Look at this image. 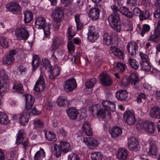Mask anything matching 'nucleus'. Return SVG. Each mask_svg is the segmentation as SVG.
I'll list each match as a JSON object with an SVG mask.
<instances>
[{
  "label": "nucleus",
  "instance_id": "obj_1",
  "mask_svg": "<svg viewBox=\"0 0 160 160\" xmlns=\"http://www.w3.org/2000/svg\"><path fill=\"white\" fill-rule=\"evenodd\" d=\"M102 104L105 109H99L98 106H94L93 108H95L97 110L96 113L100 119L107 122L111 118L110 111H114L116 106L114 102L108 100L103 101Z\"/></svg>",
  "mask_w": 160,
  "mask_h": 160
},
{
  "label": "nucleus",
  "instance_id": "obj_2",
  "mask_svg": "<svg viewBox=\"0 0 160 160\" xmlns=\"http://www.w3.org/2000/svg\"><path fill=\"white\" fill-rule=\"evenodd\" d=\"M64 15L63 8L62 7H56L53 11L52 18L54 21L53 26L55 31L58 29L61 25L60 22L64 18Z\"/></svg>",
  "mask_w": 160,
  "mask_h": 160
},
{
  "label": "nucleus",
  "instance_id": "obj_3",
  "mask_svg": "<svg viewBox=\"0 0 160 160\" xmlns=\"http://www.w3.org/2000/svg\"><path fill=\"white\" fill-rule=\"evenodd\" d=\"M108 20L112 28L117 32H120L121 29L120 15L118 13H113L109 15Z\"/></svg>",
  "mask_w": 160,
  "mask_h": 160
},
{
  "label": "nucleus",
  "instance_id": "obj_4",
  "mask_svg": "<svg viewBox=\"0 0 160 160\" xmlns=\"http://www.w3.org/2000/svg\"><path fill=\"white\" fill-rule=\"evenodd\" d=\"M35 23L36 28L43 29L45 37L48 38L50 34L51 25L46 23L45 18L43 17H38L36 19Z\"/></svg>",
  "mask_w": 160,
  "mask_h": 160
},
{
  "label": "nucleus",
  "instance_id": "obj_5",
  "mask_svg": "<svg viewBox=\"0 0 160 160\" xmlns=\"http://www.w3.org/2000/svg\"><path fill=\"white\" fill-rule=\"evenodd\" d=\"M87 34L88 41L92 42L97 40L99 36L98 29L95 26L92 25L88 26Z\"/></svg>",
  "mask_w": 160,
  "mask_h": 160
},
{
  "label": "nucleus",
  "instance_id": "obj_6",
  "mask_svg": "<svg viewBox=\"0 0 160 160\" xmlns=\"http://www.w3.org/2000/svg\"><path fill=\"white\" fill-rule=\"evenodd\" d=\"M15 33L17 39L19 40H27L29 35L27 28L23 25L18 28L15 30Z\"/></svg>",
  "mask_w": 160,
  "mask_h": 160
},
{
  "label": "nucleus",
  "instance_id": "obj_7",
  "mask_svg": "<svg viewBox=\"0 0 160 160\" xmlns=\"http://www.w3.org/2000/svg\"><path fill=\"white\" fill-rule=\"evenodd\" d=\"M137 127L139 129H142L150 133H154L156 130L154 123L151 122H138Z\"/></svg>",
  "mask_w": 160,
  "mask_h": 160
},
{
  "label": "nucleus",
  "instance_id": "obj_8",
  "mask_svg": "<svg viewBox=\"0 0 160 160\" xmlns=\"http://www.w3.org/2000/svg\"><path fill=\"white\" fill-rule=\"evenodd\" d=\"M123 118L125 123L129 125L134 124L136 121L135 113L133 111H126L124 114Z\"/></svg>",
  "mask_w": 160,
  "mask_h": 160
},
{
  "label": "nucleus",
  "instance_id": "obj_9",
  "mask_svg": "<svg viewBox=\"0 0 160 160\" xmlns=\"http://www.w3.org/2000/svg\"><path fill=\"white\" fill-rule=\"evenodd\" d=\"M83 142L89 148L92 149L97 148L100 144L98 140L92 137L84 138Z\"/></svg>",
  "mask_w": 160,
  "mask_h": 160
},
{
  "label": "nucleus",
  "instance_id": "obj_10",
  "mask_svg": "<svg viewBox=\"0 0 160 160\" xmlns=\"http://www.w3.org/2000/svg\"><path fill=\"white\" fill-rule=\"evenodd\" d=\"M77 87V84L75 79L71 78L64 82L63 85L64 89L67 92H71L75 89Z\"/></svg>",
  "mask_w": 160,
  "mask_h": 160
},
{
  "label": "nucleus",
  "instance_id": "obj_11",
  "mask_svg": "<svg viewBox=\"0 0 160 160\" xmlns=\"http://www.w3.org/2000/svg\"><path fill=\"white\" fill-rule=\"evenodd\" d=\"M45 83L43 77L40 75L33 88V90L36 92H42L43 91L45 87Z\"/></svg>",
  "mask_w": 160,
  "mask_h": 160
},
{
  "label": "nucleus",
  "instance_id": "obj_12",
  "mask_svg": "<svg viewBox=\"0 0 160 160\" xmlns=\"http://www.w3.org/2000/svg\"><path fill=\"white\" fill-rule=\"evenodd\" d=\"M0 77L2 80L0 81V94L2 93L6 88V81L8 79V76L5 73V71L2 70L0 71Z\"/></svg>",
  "mask_w": 160,
  "mask_h": 160
},
{
  "label": "nucleus",
  "instance_id": "obj_13",
  "mask_svg": "<svg viewBox=\"0 0 160 160\" xmlns=\"http://www.w3.org/2000/svg\"><path fill=\"white\" fill-rule=\"evenodd\" d=\"M148 40L152 42H158L160 40V31L155 29L153 32L150 33Z\"/></svg>",
  "mask_w": 160,
  "mask_h": 160
},
{
  "label": "nucleus",
  "instance_id": "obj_14",
  "mask_svg": "<svg viewBox=\"0 0 160 160\" xmlns=\"http://www.w3.org/2000/svg\"><path fill=\"white\" fill-rule=\"evenodd\" d=\"M9 11L13 14H16L19 12L21 8L18 2H14L8 3L6 6Z\"/></svg>",
  "mask_w": 160,
  "mask_h": 160
},
{
  "label": "nucleus",
  "instance_id": "obj_15",
  "mask_svg": "<svg viewBox=\"0 0 160 160\" xmlns=\"http://www.w3.org/2000/svg\"><path fill=\"white\" fill-rule=\"evenodd\" d=\"M100 10L96 8H91L89 10L88 15L92 19L96 20L99 19L100 16Z\"/></svg>",
  "mask_w": 160,
  "mask_h": 160
},
{
  "label": "nucleus",
  "instance_id": "obj_16",
  "mask_svg": "<svg viewBox=\"0 0 160 160\" xmlns=\"http://www.w3.org/2000/svg\"><path fill=\"white\" fill-rule=\"evenodd\" d=\"M25 97L26 101L25 110L28 111L33 106L35 98L30 94H26L25 95Z\"/></svg>",
  "mask_w": 160,
  "mask_h": 160
},
{
  "label": "nucleus",
  "instance_id": "obj_17",
  "mask_svg": "<svg viewBox=\"0 0 160 160\" xmlns=\"http://www.w3.org/2000/svg\"><path fill=\"white\" fill-rule=\"evenodd\" d=\"M100 80L102 84L105 86H109L112 82L111 78L107 74L103 73L100 76Z\"/></svg>",
  "mask_w": 160,
  "mask_h": 160
},
{
  "label": "nucleus",
  "instance_id": "obj_18",
  "mask_svg": "<svg viewBox=\"0 0 160 160\" xmlns=\"http://www.w3.org/2000/svg\"><path fill=\"white\" fill-rule=\"evenodd\" d=\"M150 116L154 118H160V108L155 106L151 108L150 113Z\"/></svg>",
  "mask_w": 160,
  "mask_h": 160
},
{
  "label": "nucleus",
  "instance_id": "obj_19",
  "mask_svg": "<svg viewBox=\"0 0 160 160\" xmlns=\"http://www.w3.org/2000/svg\"><path fill=\"white\" fill-rule=\"evenodd\" d=\"M60 68L59 66H55L53 69H51L50 70L49 78L51 79H54L58 77L60 74Z\"/></svg>",
  "mask_w": 160,
  "mask_h": 160
},
{
  "label": "nucleus",
  "instance_id": "obj_20",
  "mask_svg": "<svg viewBox=\"0 0 160 160\" xmlns=\"http://www.w3.org/2000/svg\"><path fill=\"white\" fill-rule=\"evenodd\" d=\"M139 80V79L136 73H133L131 74L129 77V81L132 87L136 88H138Z\"/></svg>",
  "mask_w": 160,
  "mask_h": 160
},
{
  "label": "nucleus",
  "instance_id": "obj_21",
  "mask_svg": "<svg viewBox=\"0 0 160 160\" xmlns=\"http://www.w3.org/2000/svg\"><path fill=\"white\" fill-rule=\"evenodd\" d=\"M111 136L113 138H116L121 134L122 132V128L117 126H114L109 130Z\"/></svg>",
  "mask_w": 160,
  "mask_h": 160
},
{
  "label": "nucleus",
  "instance_id": "obj_22",
  "mask_svg": "<svg viewBox=\"0 0 160 160\" xmlns=\"http://www.w3.org/2000/svg\"><path fill=\"white\" fill-rule=\"evenodd\" d=\"M138 145V140L134 137H130L128 139V147L131 150H135Z\"/></svg>",
  "mask_w": 160,
  "mask_h": 160
},
{
  "label": "nucleus",
  "instance_id": "obj_23",
  "mask_svg": "<svg viewBox=\"0 0 160 160\" xmlns=\"http://www.w3.org/2000/svg\"><path fill=\"white\" fill-rule=\"evenodd\" d=\"M128 156V152L125 148H120L118 150V158L120 160H125Z\"/></svg>",
  "mask_w": 160,
  "mask_h": 160
},
{
  "label": "nucleus",
  "instance_id": "obj_24",
  "mask_svg": "<svg viewBox=\"0 0 160 160\" xmlns=\"http://www.w3.org/2000/svg\"><path fill=\"white\" fill-rule=\"evenodd\" d=\"M119 12L126 17L131 18H133L132 12L126 6H122L119 8Z\"/></svg>",
  "mask_w": 160,
  "mask_h": 160
},
{
  "label": "nucleus",
  "instance_id": "obj_25",
  "mask_svg": "<svg viewBox=\"0 0 160 160\" xmlns=\"http://www.w3.org/2000/svg\"><path fill=\"white\" fill-rule=\"evenodd\" d=\"M67 112L70 119L74 120L77 118L78 113L77 109L72 108H69L67 110Z\"/></svg>",
  "mask_w": 160,
  "mask_h": 160
},
{
  "label": "nucleus",
  "instance_id": "obj_26",
  "mask_svg": "<svg viewBox=\"0 0 160 160\" xmlns=\"http://www.w3.org/2000/svg\"><path fill=\"white\" fill-rule=\"evenodd\" d=\"M110 50L114 55L120 59H124L123 52L120 49L115 47H111L110 48Z\"/></svg>",
  "mask_w": 160,
  "mask_h": 160
},
{
  "label": "nucleus",
  "instance_id": "obj_27",
  "mask_svg": "<svg viewBox=\"0 0 160 160\" xmlns=\"http://www.w3.org/2000/svg\"><path fill=\"white\" fill-rule=\"evenodd\" d=\"M128 95V93L125 90H118L116 94L117 98L121 101L124 100L126 99Z\"/></svg>",
  "mask_w": 160,
  "mask_h": 160
},
{
  "label": "nucleus",
  "instance_id": "obj_28",
  "mask_svg": "<svg viewBox=\"0 0 160 160\" xmlns=\"http://www.w3.org/2000/svg\"><path fill=\"white\" fill-rule=\"evenodd\" d=\"M137 27L139 30L140 34L142 37H143L144 34L149 32L150 29V26L147 24H144L142 27L141 25L138 24Z\"/></svg>",
  "mask_w": 160,
  "mask_h": 160
},
{
  "label": "nucleus",
  "instance_id": "obj_29",
  "mask_svg": "<svg viewBox=\"0 0 160 160\" xmlns=\"http://www.w3.org/2000/svg\"><path fill=\"white\" fill-rule=\"evenodd\" d=\"M34 128L37 131H41L44 128V123L40 119H36L33 121Z\"/></svg>",
  "mask_w": 160,
  "mask_h": 160
},
{
  "label": "nucleus",
  "instance_id": "obj_30",
  "mask_svg": "<svg viewBox=\"0 0 160 160\" xmlns=\"http://www.w3.org/2000/svg\"><path fill=\"white\" fill-rule=\"evenodd\" d=\"M60 146L62 152L64 153H66L69 151L71 148V146L70 143L66 142H60Z\"/></svg>",
  "mask_w": 160,
  "mask_h": 160
},
{
  "label": "nucleus",
  "instance_id": "obj_31",
  "mask_svg": "<svg viewBox=\"0 0 160 160\" xmlns=\"http://www.w3.org/2000/svg\"><path fill=\"white\" fill-rule=\"evenodd\" d=\"M62 152L60 146L56 144H54L52 152L57 158L61 156Z\"/></svg>",
  "mask_w": 160,
  "mask_h": 160
},
{
  "label": "nucleus",
  "instance_id": "obj_32",
  "mask_svg": "<svg viewBox=\"0 0 160 160\" xmlns=\"http://www.w3.org/2000/svg\"><path fill=\"white\" fill-rule=\"evenodd\" d=\"M45 152L43 149L40 148L39 150L35 153L34 158V160H42L45 157Z\"/></svg>",
  "mask_w": 160,
  "mask_h": 160
},
{
  "label": "nucleus",
  "instance_id": "obj_33",
  "mask_svg": "<svg viewBox=\"0 0 160 160\" xmlns=\"http://www.w3.org/2000/svg\"><path fill=\"white\" fill-rule=\"evenodd\" d=\"M58 105L60 106L67 107L69 104V102L66 97H59L57 101Z\"/></svg>",
  "mask_w": 160,
  "mask_h": 160
},
{
  "label": "nucleus",
  "instance_id": "obj_34",
  "mask_svg": "<svg viewBox=\"0 0 160 160\" xmlns=\"http://www.w3.org/2000/svg\"><path fill=\"white\" fill-rule=\"evenodd\" d=\"M24 20L25 23H29L32 20L33 16L31 12L28 10L24 12Z\"/></svg>",
  "mask_w": 160,
  "mask_h": 160
},
{
  "label": "nucleus",
  "instance_id": "obj_35",
  "mask_svg": "<svg viewBox=\"0 0 160 160\" xmlns=\"http://www.w3.org/2000/svg\"><path fill=\"white\" fill-rule=\"evenodd\" d=\"M40 58L37 55H35L33 57L32 62V71H34L39 66Z\"/></svg>",
  "mask_w": 160,
  "mask_h": 160
},
{
  "label": "nucleus",
  "instance_id": "obj_36",
  "mask_svg": "<svg viewBox=\"0 0 160 160\" xmlns=\"http://www.w3.org/2000/svg\"><path fill=\"white\" fill-rule=\"evenodd\" d=\"M150 11L149 9L142 11L139 16L140 20L143 21L148 19L150 17Z\"/></svg>",
  "mask_w": 160,
  "mask_h": 160
},
{
  "label": "nucleus",
  "instance_id": "obj_37",
  "mask_svg": "<svg viewBox=\"0 0 160 160\" xmlns=\"http://www.w3.org/2000/svg\"><path fill=\"white\" fill-rule=\"evenodd\" d=\"M24 134V130L23 129L19 130L17 135V138L16 143L17 144H20L22 142L23 140V135Z\"/></svg>",
  "mask_w": 160,
  "mask_h": 160
},
{
  "label": "nucleus",
  "instance_id": "obj_38",
  "mask_svg": "<svg viewBox=\"0 0 160 160\" xmlns=\"http://www.w3.org/2000/svg\"><path fill=\"white\" fill-rule=\"evenodd\" d=\"M14 60L15 58L14 56L7 54L4 58L2 62L4 64L11 65Z\"/></svg>",
  "mask_w": 160,
  "mask_h": 160
},
{
  "label": "nucleus",
  "instance_id": "obj_39",
  "mask_svg": "<svg viewBox=\"0 0 160 160\" xmlns=\"http://www.w3.org/2000/svg\"><path fill=\"white\" fill-rule=\"evenodd\" d=\"M8 122V119L6 114L3 112H0V123L7 124Z\"/></svg>",
  "mask_w": 160,
  "mask_h": 160
},
{
  "label": "nucleus",
  "instance_id": "obj_40",
  "mask_svg": "<svg viewBox=\"0 0 160 160\" xmlns=\"http://www.w3.org/2000/svg\"><path fill=\"white\" fill-rule=\"evenodd\" d=\"M103 155L100 152H94L91 154V158L92 160H101L102 159Z\"/></svg>",
  "mask_w": 160,
  "mask_h": 160
},
{
  "label": "nucleus",
  "instance_id": "obj_41",
  "mask_svg": "<svg viewBox=\"0 0 160 160\" xmlns=\"http://www.w3.org/2000/svg\"><path fill=\"white\" fill-rule=\"evenodd\" d=\"M45 136L46 139L49 141L54 142L57 140L55 135L51 131H49L48 133H45Z\"/></svg>",
  "mask_w": 160,
  "mask_h": 160
},
{
  "label": "nucleus",
  "instance_id": "obj_42",
  "mask_svg": "<svg viewBox=\"0 0 160 160\" xmlns=\"http://www.w3.org/2000/svg\"><path fill=\"white\" fill-rule=\"evenodd\" d=\"M127 48L128 51H132V50H138V44L136 42H132L128 44Z\"/></svg>",
  "mask_w": 160,
  "mask_h": 160
},
{
  "label": "nucleus",
  "instance_id": "obj_43",
  "mask_svg": "<svg viewBox=\"0 0 160 160\" xmlns=\"http://www.w3.org/2000/svg\"><path fill=\"white\" fill-rule=\"evenodd\" d=\"M28 119L25 113H21L19 117V122L22 125L25 126L28 122Z\"/></svg>",
  "mask_w": 160,
  "mask_h": 160
},
{
  "label": "nucleus",
  "instance_id": "obj_44",
  "mask_svg": "<svg viewBox=\"0 0 160 160\" xmlns=\"http://www.w3.org/2000/svg\"><path fill=\"white\" fill-rule=\"evenodd\" d=\"M96 82V79L94 78L88 79L85 82V85L88 88H91L94 86Z\"/></svg>",
  "mask_w": 160,
  "mask_h": 160
},
{
  "label": "nucleus",
  "instance_id": "obj_45",
  "mask_svg": "<svg viewBox=\"0 0 160 160\" xmlns=\"http://www.w3.org/2000/svg\"><path fill=\"white\" fill-rule=\"evenodd\" d=\"M59 38L56 37L53 41V42L51 47V50L52 51L56 50L57 49L59 45Z\"/></svg>",
  "mask_w": 160,
  "mask_h": 160
},
{
  "label": "nucleus",
  "instance_id": "obj_46",
  "mask_svg": "<svg viewBox=\"0 0 160 160\" xmlns=\"http://www.w3.org/2000/svg\"><path fill=\"white\" fill-rule=\"evenodd\" d=\"M80 14H77L74 16L75 20L76 23V26L77 30L81 29L83 27V25L80 20Z\"/></svg>",
  "mask_w": 160,
  "mask_h": 160
},
{
  "label": "nucleus",
  "instance_id": "obj_47",
  "mask_svg": "<svg viewBox=\"0 0 160 160\" xmlns=\"http://www.w3.org/2000/svg\"><path fill=\"white\" fill-rule=\"evenodd\" d=\"M103 42L107 45H109L112 42L111 37L107 34H104L103 37Z\"/></svg>",
  "mask_w": 160,
  "mask_h": 160
},
{
  "label": "nucleus",
  "instance_id": "obj_48",
  "mask_svg": "<svg viewBox=\"0 0 160 160\" xmlns=\"http://www.w3.org/2000/svg\"><path fill=\"white\" fill-rule=\"evenodd\" d=\"M141 68L143 70L148 71L151 69V65L149 61L143 62H140Z\"/></svg>",
  "mask_w": 160,
  "mask_h": 160
},
{
  "label": "nucleus",
  "instance_id": "obj_49",
  "mask_svg": "<svg viewBox=\"0 0 160 160\" xmlns=\"http://www.w3.org/2000/svg\"><path fill=\"white\" fill-rule=\"evenodd\" d=\"M128 62L131 66L135 70H137L139 67V64L135 59L130 58L128 59Z\"/></svg>",
  "mask_w": 160,
  "mask_h": 160
},
{
  "label": "nucleus",
  "instance_id": "obj_50",
  "mask_svg": "<svg viewBox=\"0 0 160 160\" xmlns=\"http://www.w3.org/2000/svg\"><path fill=\"white\" fill-rule=\"evenodd\" d=\"M157 149L156 146L154 144L151 145L149 147L148 153L150 155L155 156L157 153Z\"/></svg>",
  "mask_w": 160,
  "mask_h": 160
},
{
  "label": "nucleus",
  "instance_id": "obj_51",
  "mask_svg": "<svg viewBox=\"0 0 160 160\" xmlns=\"http://www.w3.org/2000/svg\"><path fill=\"white\" fill-rule=\"evenodd\" d=\"M0 44L2 47L5 48L8 46V42L7 39L2 36L0 37Z\"/></svg>",
  "mask_w": 160,
  "mask_h": 160
},
{
  "label": "nucleus",
  "instance_id": "obj_52",
  "mask_svg": "<svg viewBox=\"0 0 160 160\" xmlns=\"http://www.w3.org/2000/svg\"><path fill=\"white\" fill-rule=\"evenodd\" d=\"M72 27H69L67 30V33L68 34V39H71L75 35V33L74 32L72 29Z\"/></svg>",
  "mask_w": 160,
  "mask_h": 160
},
{
  "label": "nucleus",
  "instance_id": "obj_53",
  "mask_svg": "<svg viewBox=\"0 0 160 160\" xmlns=\"http://www.w3.org/2000/svg\"><path fill=\"white\" fill-rule=\"evenodd\" d=\"M139 55L140 57L141 60L140 62L149 61V57L146 54L142 52H140L139 53Z\"/></svg>",
  "mask_w": 160,
  "mask_h": 160
},
{
  "label": "nucleus",
  "instance_id": "obj_54",
  "mask_svg": "<svg viewBox=\"0 0 160 160\" xmlns=\"http://www.w3.org/2000/svg\"><path fill=\"white\" fill-rule=\"evenodd\" d=\"M12 89L17 91H22L23 90V88L21 84L16 82L14 84Z\"/></svg>",
  "mask_w": 160,
  "mask_h": 160
},
{
  "label": "nucleus",
  "instance_id": "obj_55",
  "mask_svg": "<svg viewBox=\"0 0 160 160\" xmlns=\"http://www.w3.org/2000/svg\"><path fill=\"white\" fill-rule=\"evenodd\" d=\"M68 160H80V158L77 154L72 153L68 156Z\"/></svg>",
  "mask_w": 160,
  "mask_h": 160
},
{
  "label": "nucleus",
  "instance_id": "obj_56",
  "mask_svg": "<svg viewBox=\"0 0 160 160\" xmlns=\"http://www.w3.org/2000/svg\"><path fill=\"white\" fill-rule=\"evenodd\" d=\"M127 3L130 7H135L139 4V2L137 0H127Z\"/></svg>",
  "mask_w": 160,
  "mask_h": 160
},
{
  "label": "nucleus",
  "instance_id": "obj_57",
  "mask_svg": "<svg viewBox=\"0 0 160 160\" xmlns=\"http://www.w3.org/2000/svg\"><path fill=\"white\" fill-rule=\"evenodd\" d=\"M116 67L118 68V69L121 72H123L126 68L125 65L121 63H117L116 65Z\"/></svg>",
  "mask_w": 160,
  "mask_h": 160
},
{
  "label": "nucleus",
  "instance_id": "obj_58",
  "mask_svg": "<svg viewBox=\"0 0 160 160\" xmlns=\"http://www.w3.org/2000/svg\"><path fill=\"white\" fill-rule=\"evenodd\" d=\"M41 113V111L38 110L36 108L34 107L32 109L29 111V114L30 115H38Z\"/></svg>",
  "mask_w": 160,
  "mask_h": 160
},
{
  "label": "nucleus",
  "instance_id": "obj_59",
  "mask_svg": "<svg viewBox=\"0 0 160 160\" xmlns=\"http://www.w3.org/2000/svg\"><path fill=\"white\" fill-rule=\"evenodd\" d=\"M132 11L133 16L135 15L136 16H139V17L140 14H141L142 10L138 7H136L134 8L133 9Z\"/></svg>",
  "mask_w": 160,
  "mask_h": 160
},
{
  "label": "nucleus",
  "instance_id": "obj_60",
  "mask_svg": "<svg viewBox=\"0 0 160 160\" xmlns=\"http://www.w3.org/2000/svg\"><path fill=\"white\" fill-rule=\"evenodd\" d=\"M121 82L124 86H126L129 83L130 81L128 77L124 76L122 78Z\"/></svg>",
  "mask_w": 160,
  "mask_h": 160
},
{
  "label": "nucleus",
  "instance_id": "obj_61",
  "mask_svg": "<svg viewBox=\"0 0 160 160\" xmlns=\"http://www.w3.org/2000/svg\"><path fill=\"white\" fill-rule=\"evenodd\" d=\"M68 48L69 52H73L74 51V45L72 41H70L68 42Z\"/></svg>",
  "mask_w": 160,
  "mask_h": 160
},
{
  "label": "nucleus",
  "instance_id": "obj_62",
  "mask_svg": "<svg viewBox=\"0 0 160 160\" xmlns=\"http://www.w3.org/2000/svg\"><path fill=\"white\" fill-rule=\"evenodd\" d=\"M44 106L47 109L50 110L52 107V104L49 101H45L44 102Z\"/></svg>",
  "mask_w": 160,
  "mask_h": 160
},
{
  "label": "nucleus",
  "instance_id": "obj_63",
  "mask_svg": "<svg viewBox=\"0 0 160 160\" xmlns=\"http://www.w3.org/2000/svg\"><path fill=\"white\" fill-rule=\"evenodd\" d=\"M42 62L46 68H48V67L51 68V66L50 64V62L48 59H44V60H42Z\"/></svg>",
  "mask_w": 160,
  "mask_h": 160
},
{
  "label": "nucleus",
  "instance_id": "obj_64",
  "mask_svg": "<svg viewBox=\"0 0 160 160\" xmlns=\"http://www.w3.org/2000/svg\"><path fill=\"white\" fill-rule=\"evenodd\" d=\"M23 148L25 149H27L30 146V143L28 139L25 140L22 143Z\"/></svg>",
  "mask_w": 160,
  "mask_h": 160
}]
</instances>
